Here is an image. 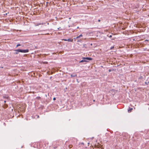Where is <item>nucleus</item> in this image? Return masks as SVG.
I'll return each instance as SVG.
<instances>
[{
  "label": "nucleus",
  "instance_id": "13",
  "mask_svg": "<svg viewBox=\"0 0 149 149\" xmlns=\"http://www.w3.org/2000/svg\"><path fill=\"white\" fill-rule=\"evenodd\" d=\"M63 40L65 41H67V39H64Z\"/></svg>",
  "mask_w": 149,
  "mask_h": 149
},
{
  "label": "nucleus",
  "instance_id": "1",
  "mask_svg": "<svg viewBox=\"0 0 149 149\" xmlns=\"http://www.w3.org/2000/svg\"><path fill=\"white\" fill-rule=\"evenodd\" d=\"M83 59L80 61L79 62H87L86 59L88 60H92V58L91 57H83Z\"/></svg>",
  "mask_w": 149,
  "mask_h": 149
},
{
  "label": "nucleus",
  "instance_id": "16",
  "mask_svg": "<svg viewBox=\"0 0 149 149\" xmlns=\"http://www.w3.org/2000/svg\"><path fill=\"white\" fill-rule=\"evenodd\" d=\"M112 37V36L111 35H110L109 36V38H111Z\"/></svg>",
  "mask_w": 149,
  "mask_h": 149
},
{
  "label": "nucleus",
  "instance_id": "4",
  "mask_svg": "<svg viewBox=\"0 0 149 149\" xmlns=\"http://www.w3.org/2000/svg\"><path fill=\"white\" fill-rule=\"evenodd\" d=\"M43 24V23H36L35 24V26H39V25H41V24Z\"/></svg>",
  "mask_w": 149,
  "mask_h": 149
},
{
  "label": "nucleus",
  "instance_id": "22",
  "mask_svg": "<svg viewBox=\"0 0 149 149\" xmlns=\"http://www.w3.org/2000/svg\"><path fill=\"white\" fill-rule=\"evenodd\" d=\"M4 102L5 103V102H6V101H4Z\"/></svg>",
  "mask_w": 149,
  "mask_h": 149
},
{
  "label": "nucleus",
  "instance_id": "8",
  "mask_svg": "<svg viewBox=\"0 0 149 149\" xmlns=\"http://www.w3.org/2000/svg\"><path fill=\"white\" fill-rule=\"evenodd\" d=\"M78 36L79 37V38H80V37H82V34H80L79 36Z\"/></svg>",
  "mask_w": 149,
  "mask_h": 149
},
{
  "label": "nucleus",
  "instance_id": "9",
  "mask_svg": "<svg viewBox=\"0 0 149 149\" xmlns=\"http://www.w3.org/2000/svg\"><path fill=\"white\" fill-rule=\"evenodd\" d=\"M36 98L37 99H38V100H39L40 99V97H36Z\"/></svg>",
  "mask_w": 149,
  "mask_h": 149
},
{
  "label": "nucleus",
  "instance_id": "3",
  "mask_svg": "<svg viewBox=\"0 0 149 149\" xmlns=\"http://www.w3.org/2000/svg\"><path fill=\"white\" fill-rule=\"evenodd\" d=\"M70 76L71 77H77V75L76 74L73 73L72 74H71Z\"/></svg>",
  "mask_w": 149,
  "mask_h": 149
},
{
  "label": "nucleus",
  "instance_id": "2",
  "mask_svg": "<svg viewBox=\"0 0 149 149\" xmlns=\"http://www.w3.org/2000/svg\"><path fill=\"white\" fill-rule=\"evenodd\" d=\"M19 52H22L23 53H26L29 52V49H19Z\"/></svg>",
  "mask_w": 149,
  "mask_h": 149
},
{
  "label": "nucleus",
  "instance_id": "5",
  "mask_svg": "<svg viewBox=\"0 0 149 149\" xmlns=\"http://www.w3.org/2000/svg\"><path fill=\"white\" fill-rule=\"evenodd\" d=\"M15 51L16 52L15 54H17L19 52L18 51H19V49L15 50Z\"/></svg>",
  "mask_w": 149,
  "mask_h": 149
},
{
  "label": "nucleus",
  "instance_id": "19",
  "mask_svg": "<svg viewBox=\"0 0 149 149\" xmlns=\"http://www.w3.org/2000/svg\"><path fill=\"white\" fill-rule=\"evenodd\" d=\"M98 21L99 22H100V19H99V20H98Z\"/></svg>",
  "mask_w": 149,
  "mask_h": 149
},
{
  "label": "nucleus",
  "instance_id": "11",
  "mask_svg": "<svg viewBox=\"0 0 149 149\" xmlns=\"http://www.w3.org/2000/svg\"><path fill=\"white\" fill-rule=\"evenodd\" d=\"M142 78H143V77H142V76H140V77H139V79H142Z\"/></svg>",
  "mask_w": 149,
  "mask_h": 149
},
{
  "label": "nucleus",
  "instance_id": "21",
  "mask_svg": "<svg viewBox=\"0 0 149 149\" xmlns=\"http://www.w3.org/2000/svg\"><path fill=\"white\" fill-rule=\"evenodd\" d=\"M37 118H39V116H38Z\"/></svg>",
  "mask_w": 149,
  "mask_h": 149
},
{
  "label": "nucleus",
  "instance_id": "17",
  "mask_svg": "<svg viewBox=\"0 0 149 149\" xmlns=\"http://www.w3.org/2000/svg\"><path fill=\"white\" fill-rule=\"evenodd\" d=\"M113 47H111V49H113Z\"/></svg>",
  "mask_w": 149,
  "mask_h": 149
},
{
  "label": "nucleus",
  "instance_id": "23",
  "mask_svg": "<svg viewBox=\"0 0 149 149\" xmlns=\"http://www.w3.org/2000/svg\"><path fill=\"white\" fill-rule=\"evenodd\" d=\"M95 101V100H93V101L94 102Z\"/></svg>",
  "mask_w": 149,
  "mask_h": 149
},
{
  "label": "nucleus",
  "instance_id": "10",
  "mask_svg": "<svg viewBox=\"0 0 149 149\" xmlns=\"http://www.w3.org/2000/svg\"><path fill=\"white\" fill-rule=\"evenodd\" d=\"M20 46V45L19 44H18L17 45V46H16V47H18L19 46Z\"/></svg>",
  "mask_w": 149,
  "mask_h": 149
},
{
  "label": "nucleus",
  "instance_id": "12",
  "mask_svg": "<svg viewBox=\"0 0 149 149\" xmlns=\"http://www.w3.org/2000/svg\"><path fill=\"white\" fill-rule=\"evenodd\" d=\"M79 38V37H78V36H77L76 38H74V39H77V38Z\"/></svg>",
  "mask_w": 149,
  "mask_h": 149
},
{
  "label": "nucleus",
  "instance_id": "18",
  "mask_svg": "<svg viewBox=\"0 0 149 149\" xmlns=\"http://www.w3.org/2000/svg\"><path fill=\"white\" fill-rule=\"evenodd\" d=\"M61 29V27H59V28H58V29Z\"/></svg>",
  "mask_w": 149,
  "mask_h": 149
},
{
  "label": "nucleus",
  "instance_id": "6",
  "mask_svg": "<svg viewBox=\"0 0 149 149\" xmlns=\"http://www.w3.org/2000/svg\"><path fill=\"white\" fill-rule=\"evenodd\" d=\"M73 40L72 39H71L70 38L68 39H67V41H68L69 42H72Z\"/></svg>",
  "mask_w": 149,
  "mask_h": 149
},
{
  "label": "nucleus",
  "instance_id": "7",
  "mask_svg": "<svg viewBox=\"0 0 149 149\" xmlns=\"http://www.w3.org/2000/svg\"><path fill=\"white\" fill-rule=\"evenodd\" d=\"M129 109L128 110V112H130L131 111V110H132V108H129Z\"/></svg>",
  "mask_w": 149,
  "mask_h": 149
},
{
  "label": "nucleus",
  "instance_id": "15",
  "mask_svg": "<svg viewBox=\"0 0 149 149\" xmlns=\"http://www.w3.org/2000/svg\"><path fill=\"white\" fill-rule=\"evenodd\" d=\"M148 41V40H145V42H146V41Z\"/></svg>",
  "mask_w": 149,
  "mask_h": 149
},
{
  "label": "nucleus",
  "instance_id": "20",
  "mask_svg": "<svg viewBox=\"0 0 149 149\" xmlns=\"http://www.w3.org/2000/svg\"><path fill=\"white\" fill-rule=\"evenodd\" d=\"M77 42H80V41L79 40H78Z\"/></svg>",
  "mask_w": 149,
  "mask_h": 149
},
{
  "label": "nucleus",
  "instance_id": "14",
  "mask_svg": "<svg viewBox=\"0 0 149 149\" xmlns=\"http://www.w3.org/2000/svg\"><path fill=\"white\" fill-rule=\"evenodd\" d=\"M56 98H55V97H54V98H53V100H56Z\"/></svg>",
  "mask_w": 149,
  "mask_h": 149
}]
</instances>
